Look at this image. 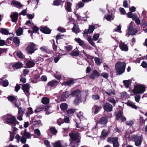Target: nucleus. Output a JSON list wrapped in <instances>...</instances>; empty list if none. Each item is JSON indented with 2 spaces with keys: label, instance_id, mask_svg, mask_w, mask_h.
<instances>
[{
  "label": "nucleus",
  "instance_id": "obj_1",
  "mask_svg": "<svg viewBox=\"0 0 147 147\" xmlns=\"http://www.w3.org/2000/svg\"><path fill=\"white\" fill-rule=\"evenodd\" d=\"M70 137L69 146L71 147H78L81 142V137L80 134L78 132L71 131L69 133Z\"/></svg>",
  "mask_w": 147,
  "mask_h": 147
},
{
  "label": "nucleus",
  "instance_id": "obj_2",
  "mask_svg": "<svg viewBox=\"0 0 147 147\" xmlns=\"http://www.w3.org/2000/svg\"><path fill=\"white\" fill-rule=\"evenodd\" d=\"M126 63L124 62L118 61L115 65V69L118 75H121L125 71Z\"/></svg>",
  "mask_w": 147,
  "mask_h": 147
},
{
  "label": "nucleus",
  "instance_id": "obj_3",
  "mask_svg": "<svg viewBox=\"0 0 147 147\" xmlns=\"http://www.w3.org/2000/svg\"><path fill=\"white\" fill-rule=\"evenodd\" d=\"M4 120L7 124H11L14 126L16 124L19 125L20 124L19 122L16 120L15 117L12 115H7Z\"/></svg>",
  "mask_w": 147,
  "mask_h": 147
},
{
  "label": "nucleus",
  "instance_id": "obj_4",
  "mask_svg": "<svg viewBox=\"0 0 147 147\" xmlns=\"http://www.w3.org/2000/svg\"><path fill=\"white\" fill-rule=\"evenodd\" d=\"M131 140L135 142V145L139 147L141 145L143 140V136L142 135L139 136L138 134L134 135L130 137Z\"/></svg>",
  "mask_w": 147,
  "mask_h": 147
},
{
  "label": "nucleus",
  "instance_id": "obj_5",
  "mask_svg": "<svg viewBox=\"0 0 147 147\" xmlns=\"http://www.w3.org/2000/svg\"><path fill=\"white\" fill-rule=\"evenodd\" d=\"M145 90V86L143 85L140 84L135 85L132 91L134 94H142Z\"/></svg>",
  "mask_w": 147,
  "mask_h": 147
},
{
  "label": "nucleus",
  "instance_id": "obj_6",
  "mask_svg": "<svg viewBox=\"0 0 147 147\" xmlns=\"http://www.w3.org/2000/svg\"><path fill=\"white\" fill-rule=\"evenodd\" d=\"M37 45L34 42H30V44L27 47L26 50L28 54H32L38 49Z\"/></svg>",
  "mask_w": 147,
  "mask_h": 147
},
{
  "label": "nucleus",
  "instance_id": "obj_7",
  "mask_svg": "<svg viewBox=\"0 0 147 147\" xmlns=\"http://www.w3.org/2000/svg\"><path fill=\"white\" fill-rule=\"evenodd\" d=\"M118 140L117 137H110L107 138V141L110 143L113 144V147H119V144Z\"/></svg>",
  "mask_w": 147,
  "mask_h": 147
},
{
  "label": "nucleus",
  "instance_id": "obj_8",
  "mask_svg": "<svg viewBox=\"0 0 147 147\" xmlns=\"http://www.w3.org/2000/svg\"><path fill=\"white\" fill-rule=\"evenodd\" d=\"M41 117V116H38L37 115L35 116L32 120V122L33 126L36 127H39L41 126L42 125V123L41 121L39 119Z\"/></svg>",
  "mask_w": 147,
  "mask_h": 147
},
{
  "label": "nucleus",
  "instance_id": "obj_9",
  "mask_svg": "<svg viewBox=\"0 0 147 147\" xmlns=\"http://www.w3.org/2000/svg\"><path fill=\"white\" fill-rule=\"evenodd\" d=\"M108 122V117L107 116H104L102 117L98 120L97 121L96 125L99 124L101 125L105 126Z\"/></svg>",
  "mask_w": 147,
  "mask_h": 147
},
{
  "label": "nucleus",
  "instance_id": "obj_10",
  "mask_svg": "<svg viewBox=\"0 0 147 147\" xmlns=\"http://www.w3.org/2000/svg\"><path fill=\"white\" fill-rule=\"evenodd\" d=\"M130 23L129 26L128 27V35H135L137 32V30L136 28H133L132 24Z\"/></svg>",
  "mask_w": 147,
  "mask_h": 147
},
{
  "label": "nucleus",
  "instance_id": "obj_11",
  "mask_svg": "<svg viewBox=\"0 0 147 147\" xmlns=\"http://www.w3.org/2000/svg\"><path fill=\"white\" fill-rule=\"evenodd\" d=\"M103 108L106 111L109 112L113 111V106L108 102H106L103 104Z\"/></svg>",
  "mask_w": 147,
  "mask_h": 147
},
{
  "label": "nucleus",
  "instance_id": "obj_12",
  "mask_svg": "<svg viewBox=\"0 0 147 147\" xmlns=\"http://www.w3.org/2000/svg\"><path fill=\"white\" fill-rule=\"evenodd\" d=\"M17 96H9L7 98L8 100L11 102L14 105L16 106L18 105L17 104Z\"/></svg>",
  "mask_w": 147,
  "mask_h": 147
},
{
  "label": "nucleus",
  "instance_id": "obj_13",
  "mask_svg": "<svg viewBox=\"0 0 147 147\" xmlns=\"http://www.w3.org/2000/svg\"><path fill=\"white\" fill-rule=\"evenodd\" d=\"M40 30L43 33L46 34H50L51 31V30L47 26L40 27Z\"/></svg>",
  "mask_w": 147,
  "mask_h": 147
},
{
  "label": "nucleus",
  "instance_id": "obj_14",
  "mask_svg": "<svg viewBox=\"0 0 147 147\" xmlns=\"http://www.w3.org/2000/svg\"><path fill=\"white\" fill-rule=\"evenodd\" d=\"M30 86L28 84H24L22 87V89L23 90L25 94L27 96L29 94V89L30 88Z\"/></svg>",
  "mask_w": 147,
  "mask_h": 147
},
{
  "label": "nucleus",
  "instance_id": "obj_15",
  "mask_svg": "<svg viewBox=\"0 0 147 147\" xmlns=\"http://www.w3.org/2000/svg\"><path fill=\"white\" fill-rule=\"evenodd\" d=\"M72 3L70 1H66L65 3V8L67 12H71L72 11Z\"/></svg>",
  "mask_w": 147,
  "mask_h": 147
},
{
  "label": "nucleus",
  "instance_id": "obj_16",
  "mask_svg": "<svg viewBox=\"0 0 147 147\" xmlns=\"http://www.w3.org/2000/svg\"><path fill=\"white\" fill-rule=\"evenodd\" d=\"M100 74L96 70H94L90 76V78L94 80L96 78L98 77Z\"/></svg>",
  "mask_w": 147,
  "mask_h": 147
},
{
  "label": "nucleus",
  "instance_id": "obj_17",
  "mask_svg": "<svg viewBox=\"0 0 147 147\" xmlns=\"http://www.w3.org/2000/svg\"><path fill=\"white\" fill-rule=\"evenodd\" d=\"M70 94L68 91H65L63 92L61 96V100L62 101L66 100V99L69 96Z\"/></svg>",
  "mask_w": 147,
  "mask_h": 147
},
{
  "label": "nucleus",
  "instance_id": "obj_18",
  "mask_svg": "<svg viewBox=\"0 0 147 147\" xmlns=\"http://www.w3.org/2000/svg\"><path fill=\"white\" fill-rule=\"evenodd\" d=\"M18 16L17 13L14 12L10 15V17L12 21L13 22H17Z\"/></svg>",
  "mask_w": 147,
  "mask_h": 147
},
{
  "label": "nucleus",
  "instance_id": "obj_19",
  "mask_svg": "<svg viewBox=\"0 0 147 147\" xmlns=\"http://www.w3.org/2000/svg\"><path fill=\"white\" fill-rule=\"evenodd\" d=\"M119 47L121 50L127 51L128 50V47L127 44L125 45L124 42H121L119 44Z\"/></svg>",
  "mask_w": 147,
  "mask_h": 147
},
{
  "label": "nucleus",
  "instance_id": "obj_20",
  "mask_svg": "<svg viewBox=\"0 0 147 147\" xmlns=\"http://www.w3.org/2000/svg\"><path fill=\"white\" fill-rule=\"evenodd\" d=\"M102 107L94 105L92 108V111L94 112V114L98 113L102 109Z\"/></svg>",
  "mask_w": 147,
  "mask_h": 147
},
{
  "label": "nucleus",
  "instance_id": "obj_21",
  "mask_svg": "<svg viewBox=\"0 0 147 147\" xmlns=\"http://www.w3.org/2000/svg\"><path fill=\"white\" fill-rule=\"evenodd\" d=\"M75 83L73 79H70L66 81L63 82L61 84L62 86H70L71 85Z\"/></svg>",
  "mask_w": 147,
  "mask_h": 147
},
{
  "label": "nucleus",
  "instance_id": "obj_22",
  "mask_svg": "<svg viewBox=\"0 0 147 147\" xmlns=\"http://www.w3.org/2000/svg\"><path fill=\"white\" fill-rule=\"evenodd\" d=\"M80 93V90L79 89H77L71 92L70 95L73 97H79V96Z\"/></svg>",
  "mask_w": 147,
  "mask_h": 147
},
{
  "label": "nucleus",
  "instance_id": "obj_23",
  "mask_svg": "<svg viewBox=\"0 0 147 147\" xmlns=\"http://www.w3.org/2000/svg\"><path fill=\"white\" fill-rule=\"evenodd\" d=\"M59 82L56 80H54L50 81L47 83V85L51 87L57 86Z\"/></svg>",
  "mask_w": 147,
  "mask_h": 147
},
{
  "label": "nucleus",
  "instance_id": "obj_24",
  "mask_svg": "<svg viewBox=\"0 0 147 147\" xmlns=\"http://www.w3.org/2000/svg\"><path fill=\"white\" fill-rule=\"evenodd\" d=\"M15 107L18 109V114L23 115L24 113L25 109L21 107H19L18 105Z\"/></svg>",
  "mask_w": 147,
  "mask_h": 147
},
{
  "label": "nucleus",
  "instance_id": "obj_25",
  "mask_svg": "<svg viewBox=\"0 0 147 147\" xmlns=\"http://www.w3.org/2000/svg\"><path fill=\"white\" fill-rule=\"evenodd\" d=\"M68 105L65 103H63L60 105V107L62 111L66 110L68 108Z\"/></svg>",
  "mask_w": 147,
  "mask_h": 147
},
{
  "label": "nucleus",
  "instance_id": "obj_26",
  "mask_svg": "<svg viewBox=\"0 0 147 147\" xmlns=\"http://www.w3.org/2000/svg\"><path fill=\"white\" fill-rule=\"evenodd\" d=\"M53 147H65V146L61 144V142L60 140L57 141L53 144Z\"/></svg>",
  "mask_w": 147,
  "mask_h": 147
},
{
  "label": "nucleus",
  "instance_id": "obj_27",
  "mask_svg": "<svg viewBox=\"0 0 147 147\" xmlns=\"http://www.w3.org/2000/svg\"><path fill=\"white\" fill-rule=\"evenodd\" d=\"M74 26L72 28V31L76 34H77L80 32V30L78 25L74 23Z\"/></svg>",
  "mask_w": 147,
  "mask_h": 147
},
{
  "label": "nucleus",
  "instance_id": "obj_28",
  "mask_svg": "<svg viewBox=\"0 0 147 147\" xmlns=\"http://www.w3.org/2000/svg\"><path fill=\"white\" fill-rule=\"evenodd\" d=\"M11 4L19 8H20V7H22L23 6V5L21 4L20 2L15 1H12L11 2Z\"/></svg>",
  "mask_w": 147,
  "mask_h": 147
},
{
  "label": "nucleus",
  "instance_id": "obj_29",
  "mask_svg": "<svg viewBox=\"0 0 147 147\" xmlns=\"http://www.w3.org/2000/svg\"><path fill=\"white\" fill-rule=\"evenodd\" d=\"M75 112V109L73 108H70L68 109L66 111L67 115L69 116L73 114Z\"/></svg>",
  "mask_w": 147,
  "mask_h": 147
},
{
  "label": "nucleus",
  "instance_id": "obj_30",
  "mask_svg": "<svg viewBox=\"0 0 147 147\" xmlns=\"http://www.w3.org/2000/svg\"><path fill=\"white\" fill-rule=\"evenodd\" d=\"M13 42L17 46H19L20 45V39L17 37H14L13 39Z\"/></svg>",
  "mask_w": 147,
  "mask_h": 147
},
{
  "label": "nucleus",
  "instance_id": "obj_31",
  "mask_svg": "<svg viewBox=\"0 0 147 147\" xmlns=\"http://www.w3.org/2000/svg\"><path fill=\"white\" fill-rule=\"evenodd\" d=\"M27 139L30 138L32 136L31 134L29 132L26 131V129H25L22 135Z\"/></svg>",
  "mask_w": 147,
  "mask_h": 147
},
{
  "label": "nucleus",
  "instance_id": "obj_32",
  "mask_svg": "<svg viewBox=\"0 0 147 147\" xmlns=\"http://www.w3.org/2000/svg\"><path fill=\"white\" fill-rule=\"evenodd\" d=\"M35 65V63L34 61H27L26 63V66L28 68L33 67Z\"/></svg>",
  "mask_w": 147,
  "mask_h": 147
},
{
  "label": "nucleus",
  "instance_id": "obj_33",
  "mask_svg": "<svg viewBox=\"0 0 147 147\" xmlns=\"http://www.w3.org/2000/svg\"><path fill=\"white\" fill-rule=\"evenodd\" d=\"M49 99L45 97H43L42 99V102L45 105H47L49 103Z\"/></svg>",
  "mask_w": 147,
  "mask_h": 147
},
{
  "label": "nucleus",
  "instance_id": "obj_34",
  "mask_svg": "<svg viewBox=\"0 0 147 147\" xmlns=\"http://www.w3.org/2000/svg\"><path fill=\"white\" fill-rule=\"evenodd\" d=\"M70 54L72 56L77 57L79 55L80 53L78 50V51L74 50L71 52Z\"/></svg>",
  "mask_w": 147,
  "mask_h": 147
},
{
  "label": "nucleus",
  "instance_id": "obj_35",
  "mask_svg": "<svg viewBox=\"0 0 147 147\" xmlns=\"http://www.w3.org/2000/svg\"><path fill=\"white\" fill-rule=\"evenodd\" d=\"M123 113L122 111L119 110L117 114L116 115V118L118 120L123 115Z\"/></svg>",
  "mask_w": 147,
  "mask_h": 147
},
{
  "label": "nucleus",
  "instance_id": "obj_36",
  "mask_svg": "<svg viewBox=\"0 0 147 147\" xmlns=\"http://www.w3.org/2000/svg\"><path fill=\"white\" fill-rule=\"evenodd\" d=\"M1 33L5 35H7L11 34L9 33V31L6 29L4 28H1Z\"/></svg>",
  "mask_w": 147,
  "mask_h": 147
},
{
  "label": "nucleus",
  "instance_id": "obj_37",
  "mask_svg": "<svg viewBox=\"0 0 147 147\" xmlns=\"http://www.w3.org/2000/svg\"><path fill=\"white\" fill-rule=\"evenodd\" d=\"M13 67L16 69H18L22 67V65L21 63L17 62L13 65Z\"/></svg>",
  "mask_w": 147,
  "mask_h": 147
},
{
  "label": "nucleus",
  "instance_id": "obj_38",
  "mask_svg": "<svg viewBox=\"0 0 147 147\" xmlns=\"http://www.w3.org/2000/svg\"><path fill=\"white\" fill-rule=\"evenodd\" d=\"M23 32V29L22 28H19L16 31V35L19 36L21 35Z\"/></svg>",
  "mask_w": 147,
  "mask_h": 147
},
{
  "label": "nucleus",
  "instance_id": "obj_39",
  "mask_svg": "<svg viewBox=\"0 0 147 147\" xmlns=\"http://www.w3.org/2000/svg\"><path fill=\"white\" fill-rule=\"evenodd\" d=\"M40 49L41 51L45 52L47 53H49L50 52V51L46 47L43 46L41 47Z\"/></svg>",
  "mask_w": 147,
  "mask_h": 147
},
{
  "label": "nucleus",
  "instance_id": "obj_40",
  "mask_svg": "<svg viewBox=\"0 0 147 147\" xmlns=\"http://www.w3.org/2000/svg\"><path fill=\"white\" fill-rule=\"evenodd\" d=\"M130 81L129 80H124L123 82L125 88H128L130 84Z\"/></svg>",
  "mask_w": 147,
  "mask_h": 147
},
{
  "label": "nucleus",
  "instance_id": "obj_41",
  "mask_svg": "<svg viewBox=\"0 0 147 147\" xmlns=\"http://www.w3.org/2000/svg\"><path fill=\"white\" fill-rule=\"evenodd\" d=\"M107 100L110 102L112 103L114 106H115L116 103L114 98H113L111 97H108L107 98Z\"/></svg>",
  "mask_w": 147,
  "mask_h": 147
},
{
  "label": "nucleus",
  "instance_id": "obj_42",
  "mask_svg": "<svg viewBox=\"0 0 147 147\" xmlns=\"http://www.w3.org/2000/svg\"><path fill=\"white\" fill-rule=\"evenodd\" d=\"M40 77V75L38 74H36L33 77V79L32 80L31 82L33 83H36L37 82V80Z\"/></svg>",
  "mask_w": 147,
  "mask_h": 147
},
{
  "label": "nucleus",
  "instance_id": "obj_43",
  "mask_svg": "<svg viewBox=\"0 0 147 147\" xmlns=\"http://www.w3.org/2000/svg\"><path fill=\"white\" fill-rule=\"evenodd\" d=\"M50 41L51 42V43H53L52 48L55 51H57V46L55 44L54 40V39H52V40Z\"/></svg>",
  "mask_w": 147,
  "mask_h": 147
},
{
  "label": "nucleus",
  "instance_id": "obj_44",
  "mask_svg": "<svg viewBox=\"0 0 147 147\" xmlns=\"http://www.w3.org/2000/svg\"><path fill=\"white\" fill-rule=\"evenodd\" d=\"M84 3H85V2H83L82 1V2L81 1L79 2L76 5V9H78L84 7Z\"/></svg>",
  "mask_w": 147,
  "mask_h": 147
},
{
  "label": "nucleus",
  "instance_id": "obj_45",
  "mask_svg": "<svg viewBox=\"0 0 147 147\" xmlns=\"http://www.w3.org/2000/svg\"><path fill=\"white\" fill-rule=\"evenodd\" d=\"M17 56L20 58L23 59L24 58V56L21 51H18L16 53Z\"/></svg>",
  "mask_w": 147,
  "mask_h": 147
},
{
  "label": "nucleus",
  "instance_id": "obj_46",
  "mask_svg": "<svg viewBox=\"0 0 147 147\" xmlns=\"http://www.w3.org/2000/svg\"><path fill=\"white\" fill-rule=\"evenodd\" d=\"M95 29V26L92 25H90L89 26V28L88 29L89 32V34H91L92 33Z\"/></svg>",
  "mask_w": 147,
  "mask_h": 147
},
{
  "label": "nucleus",
  "instance_id": "obj_47",
  "mask_svg": "<svg viewBox=\"0 0 147 147\" xmlns=\"http://www.w3.org/2000/svg\"><path fill=\"white\" fill-rule=\"evenodd\" d=\"M127 105L135 109H136L138 108V107H137L134 103L128 102L127 103Z\"/></svg>",
  "mask_w": 147,
  "mask_h": 147
},
{
  "label": "nucleus",
  "instance_id": "obj_48",
  "mask_svg": "<svg viewBox=\"0 0 147 147\" xmlns=\"http://www.w3.org/2000/svg\"><path fill=\"white\" fill-rule=\"evenodd\" d=\"M88 40L92 46H94V43L93 42L91 36H89L88 37Z\"/></svg>",
  "mask_w": 147,
  "mask_h": 147
},
{
  "label": "nucleus",
  "instance_id": "obj_49",
  "mask_svg": "<svg viewBox=\"0 0 147 147\" xmlns=\"http://www.w3.org/2000/svg\"><path fill=\"white\" fill-rule=\"evenodd\" d=\"M33 113V111H32V108L31 107H29L28 108V111L26 112V116L27 117L29 115H30Z\"/></svg>",
  "mask_w": 147,
  "mask_h": 147
},
{
  "label": "nucleus",
  "instance_id": "obj_50",
  "mask_svg": "<svg viewBox=\"0 0 147 147\" xmlns=\"http://www.w3.org/2000/svg\"><path fill=\"white\" fill-rule=\"evenodd\" d=\"M32 29L34 33H37L38 34H39L38 32L39 31V28L38 27L36 26H34L32 27Z\"/></svg>",
  "mask_w": 147,
  "mask_h": 147
},
{
  "label": "nucleus",
  "instance_id": "obj_51",
  "mask_svg": "<svg viewBox=\"0 0 147 147\" xmlns=\"http://www.w3.org/2000/svg\"><path fill=\"white\" fill-rule=\"evenodd\" d=\"M72 46L71 45H69L64 47L65 49L67 52H69L72 49Z\"/></svg>",
  "mask_w": 147,
  "mask_h": 147
},
{
  "label": "nucleus",
  "instance_id": "obj_52",
  "mask_svg": "<svg viewBox=\"0 0 147 147\" xmlns=\"http://www.w3.org/2000/svg\"><path fill=\"white\" fill-rule=\"evenodd\" d=\"M80 100V98L79 97H76L74 101V104L76 105H78L79 104V101Z\"/></svg>",
  "mask_w": 147,
  "mask_h": 147
},
{
  "label": "nucleus",
  "instance_id": "obj_53",
  "mask_svg": "<svg viewBox=\"0 0 147 147\" xmlns=\"http://www.w3.org/2000/svg\"><path fill=\"white\" fill-rule=\"evenodd\" d=\"M94 60L96 64L98 65H100L101 63V62L100 61V59L98 57H95Z\"/></svg>",
  "mask_w": 147,
  "mask_h": 147
},
{
  "label": "nucleus",
  "instance_id": "obj_54",
  "mask_svg": "<svg viewBox=\"0 0 147 147\" xmlns=\"http://www.w3.org/2000/svg\"><path fill=\"white\" fill-rule=\"evenodd\" d=\"M105 93L109 95H111L112 94L114 95L115 94L114 90L112 89H111L108 92H106Z\"/></svg>",
  "mask_w": 147,
  "mask_h": 147
},
{
  "label": "nucleus",
  "instance_id": "obj_55",
  "mask_svg": "<svg viewBox=\"0 0 147 147\" xmlns=\"http://www.w3.org/2000/svg\"><path fill=\"white\" fill-rule=\"evenodd\" d=\"M105 130H103L101 132V136L103 138H106L107 137L109 134V132H105Z\"/></svg>",
  "mask_w": 147,
  "mask_h": 147
},
{
  "label": "nucleus",
  "instance_id": "obj_56",
  "mask_svg": "<svg viewBox=\"0 0 147 147\" xmlns=\"http://www.w3.org/2000/svg\"><path fill=\"white\" fill-rule=\"evenodd\" d=\"M61 0H55L53 1V5L55 6H59L61 4Z\"/></svg>",
  "mask_w": 147,
  "mask_h": 147
},
{
  "label": "nucleus",
  "instance_id": "obj_57",
  "mask_svg": "<svg viewBox=\"0 0 147 147\" xmlns=\"http://www.w3.org/2000/svg\"><path fill=\"white\" fill-rule=\"evenodd\" d=\"M50 131L51 133L54 134H55L57 133V131L55 127H51L50 129Z\"/></svg>",
  "mask_w": 147,
  "mask_h": 147
},
{
  "label": "nucleus",
  "instance_id": "obj_58",
  "mask_svg": "<svg viewBox=\"0 0 147 147\" xmlns=\"http://www.w3.org/2000/svg\"><path fill=\"white\" fill-rule=\"evenodd\" d=\"M27 138L22 136L20 139V141L22 144H25L26 142Z\"/></svg>",
  "mask_w": 147,
  "mask_h": 147
},
{
  "label": "nucleus",
  "instance_id": "obj_59",
  "mask_svg": "<svg viewBox=\"0 0 147 147\" xmlns=\"http://www.w3.org/2000/svg\"><path fill=\"white\" fill-rule=\"evenodd\" d=\"M2 84L3 86L6 87L9 84V82L8 81L5 80L3 81L2 82Z\"/></svg>",
  "mask_w": 147,
  "mask_h": 147
},
{
  "label": "nucleus",
  "instance_id": "obj_60",
  "mask_svg": "<svg viewBox=\"0 0 147 147\" xmlns=\"http://www.w3.org/2000/svg\"><path fill=\"white\" fill-rule=\"evenodd\" d=\"M99 36V34H94L93 36V39L95 41L98 40Z\"/></svg>",
  "mask_w": 147,
  "mask_h": 147
},
{
  "label": "nucleus",
  "instance_id": "obj_61",
  "mask_svg": "<svg viewBox=\"0 0 147 147\" xmlns=\"http://www.w3.org/2000/svg\"><path fill=\"white\" fill-rule=\"evenodd\" d=\"M44 142L45 145L47 147H51L50 145V142L48 140H45Z\"/></svg>",
  "mask_w": 147,
  "mask_h": 147
},
{
  "label": "nucleus",
  "instance_id": "obj_62",
  "mask_svg": "<svg viewBox=\"0 0 147 147\" xmlns=\"http://www.w3.org/2000/svg\"><path fill=\"white\" fill-rule=\"evenodd\" d=\"M92 98L94 100H97L100 99V96L98 95H93L92 96Z\"/></svg>",
  "mask_w": 147,
  "mask_h": 147
},
{
  "label": "nucleus",
  "instance_id": "obj_63",
  "mask_svg": "<svg viewBox=\"0 0 147 147\" xmlns=\"http://www.w3.org/2000/svg\"><path fill=\"white\" fill-rule=\"evenodd\" d=\"M101 75L106 79L107 78L109 77L108 74L107 73H102L101 74Z\"/></svg>",
  "mask_w": 147,
  "mask_h": 147
},
{
  "label": "nucleus",
  "instance_id": "obj_64",
  "mask_svg": "<svg viewBox=\"0 0 147 147\" xmlns=\"http://www.w3.org/2000/svg\"><path fill=\"white\" fill-rule=\"evenodd\" d=\"M34 133L37 136H39L40 135V131L38 129H36L34 130Z\"/></svg>",
  "mask_w": 147,
  "mask_h": 147
}]
</instances>
